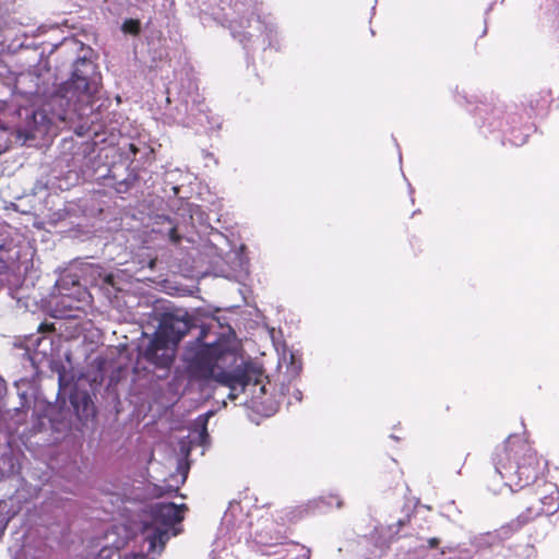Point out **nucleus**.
Instances as JSON below:
<instances>
[{"label": "nucleus", "mask_w": 559, "mask_h": 559, "mask_svg": "<svg viewBox=\"0 0 559 559\" xmlns=\"http://www.w3.org/2000/svg\"><path fill=\"white\" fill-rule=\"evenodd\" d=\"M14 467L15 463L11 454L4 453L0 455V479L13 474Z\"/></svg>", "instance_id": "ddd939ff"}, {"label": "nucleus", "mask_w": 559, "mask_h": 559, "mask_svg": "<svg viewBox=\"0 0 559 559\" xmlns=\"http://www.w3.org/2000/svg\"><path fill=\"white\" fill-rule=\"evenodd\" d=\"M415 549H416V547H411V546L407 548V556H409L408 559H414L413 552L415 551Z\"/></svg>", "instance_id": "5701e85b"}, {"label": "nucleus", "mask_w": 559, "mask_h": 559, "mask_svg": "<svg viewBox=\"0 0 559 559\" xmlns=\"http://www.w3.org/2000/svg\"><path fill=\"white\" fill-rule=\"evenodd\" d=\"M427 543L430 548H437L440 544V539L437 537H431L427 540Z\"/></svg>", "instance_id": "6ab92c4d"}, {"label": "nucleus", "mask_w": 559, "mask_h": 559, "mask_svg": "<svg viewBox=\"0 0 559 559\" xmlns=\"http://www.w3.org/2000/svg\"><path fill=\"white\" fill-rule=\"evenodd\" d=\"M168 235H169V239H170L173 242H175V243L179 242V240H180V236L177 234V230H176V228H175V227H171V228L169 229Z\"/></svg>", "instance_id": "f3484780"}, {"label": "nucleus", "mask_w": 559, "mask_h": 559, "mask_svg": "<svg viewBox=\"0 0 559 559\" xmlns=\"http://www.w3.org/2000/svg\"><path fill=\"white\" fill-rule=\"evenodd\" d=\"M121 31L124 34L136 36L141 32V23L139 20L127 19L121 25Z\"/></svg>", "instance_id": "2eb2a0df"}, {"label": "nucleus", "mask_w": 559, "mask_h": 559, "mask_svg": "<svg viewBox=\"0 0 559 559\" xmlns=\"http://www.w3.org/2000/svg\"><path fill=\"white\" fill-rule=\"evenodd\" d=\"M86 273L90 274L91 276L97 275L98 277H100L103 284H111L112 283V275H110V274L103 275V270L100 266L91 265L86 269Z\"/></svg>", "instance_id": "dca6fc26"}, {"label": "nucleus", "mask_w": 559, "mask_h": 559, "mask_svg": "<svg viewBox=\"0 0 559 559\" xmlns=\"http://www.w3.org/2000/svg\"><path fill=\"white\" fill-rule=\"evenodd\" d=\"M493 464L496 473L503 480V486L511 491L534 486V501L515 519L503 525L501 534L518 532L537 518L551 516L559 510L558 487L544 478L547 463L537 455L527 441L519 436H510L496 450Z\"/></svg>", "instance_id": "f257e3e1"}, {"label": "nucleus", "mask_w": 559, "mask_h": 559, "mask_svg": "<svg viewBox=\"0 0 559 559\" xmlns=\"http://www.w3.org/2000/svg\"><path fill=\"white\" fill-rule=\"evenodd\" d=\"M185 508V504L177 506L173 502H156L150 506L148 515L143 520V534L150 551H160L169 537L178 534L174 525L183 519Z\"/></svg>", "instance_id": "20e7f679"}, {"label": "nucleus", "mask_w": 559, "mask_h": 559, "mask_svg": "<svg viewBox=\"0 0 559 559\" xmlns=\"http://www.w3.org/2000/svg\"><path fill=\"white\" fill-rule=\"evenodd\" d=\"M130 147H131V150H132L133 154H135V153H136V148L134 147V145H132V144H131V146H130Z\"/></svg>", "instance_id": "b1692460"}, {"label": "nucleus", "mask_w": 559, "mask_h": 559, "mask_svg": "<svg viewBox=\"0 0 559 559\" xmlns=\"http://www.w3.org/2000/svg\"><path fill=\"white\" fill-rule=\"evenodd\" d=\"M71 404L81 418H87L94 414V405L87 393L71 395Z\"/></svg>", "instance_id": "9d476101"}, {"label": "nucleus", "mask_w": 559, "mask_h": 559, "mask_svg": "<svg viewBox=\"0 0 559 559\" xmlns=\"http://www.w3.org/2000/svg\"><path fill=\"white\" fill-rule=\"evenodd\" d=\"M175 356L176 348L154 335L147 345L141 349L138 366L155 373L158 379H164L168 376Z\"/></svg>", "instance_id": "423d86ee"}, {"label": "nucleus", "mask_w": 559, "mask_h": 559, "mask_svg": "<svg viewBox=\"0 0 559 559\" xmlns=\"http://www.w3.org/2000/svg\"><path fill=\"white\" fill-rule=\"evenodd\" d=\"M213 415V412H207L203 415H200L194 424H193V428H192V433L197 435V437L193 438V441H198L199 444L203 445L206 443V440L209 438V433H207V421H209V418Z\"/></svg>", "instance_id": "9b49d317"}, {"label": "nucleus", "mask_w": 559, "mask_h": 559, "mask_svg": "<svg viewBox=\"0 0 559 559\" xmlns=\"http://www.w3.org/2000/svg\"><path fill=\"white\" fill-rule=\"evenodd\" d=\"M264 28L267 36H271V34L276 33V27L273 24L265 25Z\"/></svg>", "instance_id": "aec40b11"}, {"label": "nucleus", "mask_w": 559, "mask_h": 559, "mask_svg": "<svg viewBox=\"0 0 559 559\" xmlns=\"http://www.w3.org/2000/svg\"><path fill=\"white\" fill-rule=\"evenodd\" d=\"M66 284H68V281L66 277H62L60 281L57 282V286L59 287V290L61 294H62V290L64 289Z\"/></svg>", "instance_id": "412c9836"}, {"label": "nucleus", "mask_w": 559, "mask_h": 559, "mask_svg": "<svg viewBox=\"0 0 559 559\" xmlns=\"http://www.w3.org/2000/svg\"><path fill=\"white\" fill-rule=\"evenodd\" d=\"M177 490H178V486H176V487L167 486L165 493L176 492Z\"/></svg>", "instance_id": "4be33fe9"}, {"label": "nucleus", "mask_w": 559, "mask_h": 559, "mask_svg": "<svg viewBox=\"0 0 559 559\" xmlns=\"http://www.w3.org/2000/svg\"><path fill=\"white\" fill-rule=\"evenodd\" d=\"M333 506H335L336 508L342 507V500L337 496L330 495L328 497H320L319 500H317V509H320L322 511H326Z\"/></svg>", "instance_id": "4468645a"}, {"label": "nucleus", "mask_w": 559, "mask_h": 559, "mask_svg": "<svg viewBox=\"0 0 559 559\" xmlns=\"http://www.w3.org/2000/svg\"><path fill=\"white\" fill-rule=\"evenodd\" d=\"M223 4H227L226 1H222L221 4L209 7L206 10H202L200 13V20L204 26H211L212 23H217L224 27L230 29V34L234 38H237L241 44H246L249 40L248 36H252L246 32V28L251 27L252 23L257 24V28H260L262 22L259 19L251 16H241L236 19L234 14L235 10L226 8Z\"/></svg>", "instance_id": "39448f33"}, {"label": "nucleus", "mask_w": 559, "mask_h": 559, "mask_svg": "<svg viewBox=\"0 0 559 559\" xmlns=\"http://www.w3.org/2000/svg\"><path fill=\"white\" fill-rule=\"evenodd\" d=\"M512 143H513L514 145H520V142H516V141H513V140H512ZM522 143H524V141H522V142H521V144H522Z\"/></svg>", "instance_id": "a878e982"}, {"label": "nucleus", "mask_w": 559, "mask_h": 559, "mask_svg": "<svg viewBox=\"0 0 559 559\" xmlns=\"http://www.w3.org/2000/svg\"><path fill=\"white\" fill-rule=\"evenodd\" d=\"M186 477H187V474H186V473H183V474H182L181 483H183V481L186 480Z\"/></svg>", "instance_id": "393cba45"}, {"label": "nucleus", "mask_w": 559, "mask_h": 559, "mask_svg": "<svg viewBox=\"0 0 559 559\" xmlns=\"http://www.w3.org/2000/svg\"><path fill=\"white\" fill-rule=\"evenodd\" d=\"M71 283H72V285H76L78 281L73 278V280H71Z\"/></svg>", "instance_id": "bb28decb"}, {"label": "nucleus", "mask_w": 559, "mask_h": 559, "mask_svg": "<svg viewBox=\"0 0 559 559\" xmlns=\"http://www.w3.org/2000/svg\"><path fill=\"white\" fill-rule=\"evenodd\" d=\"M408 522V516L405 518V519H401L399 520L395 524H393L390 528L393 530L394 527H396V530L394 531L395 533H397L400 531L401 527H403L404 525H406V523Z\"/></svg>", "instance_id": "a211bd4d"}, {"label": "nucleus", "mask_w": 559, "mask_h": 559, "mask_svg": "<svg viewBox=\"0 0 559 559\" xmlns=\"http://www.w3.org/2000/svg\"><path fill=\"white\" fill-rule=\"evenodd\" d=\"M38 93H39L38 91H35V93L29 92V94H31V95H33V94H36V95H37Z\"/></svg>", "instance_id": "cd10ccee"}, {"label": "nucleus", "mask_w": 559, "mask_h": 559, "mask_svg": "<svg viewBox=\"0 0 559 559\" xmlns=\"http://www.w3.org/2000/svg\"><path fill=\"white\" fill-rule=\"evenodd\" d=\"M174 119L177 123L186 127L203 126L207 121L203 98L197 91L181 97L176 106Z\"/></svg>", "instance_id": "0eeeda50"}, {"label": "nucleus", "mask_w": 559, "mask_h": 559, "mask_svg": "<svg viewBox=\"0 0 559 559\" xmlns=\"http://www.w3.org/2000/svg\"><path fill=\"white\" fill-rule=\"evenodd\" d=\"M259 543L266 546L267 559H309V551L295 543H271L264 536L259 535Z\"/></svg>", "instance_id": "1a4fd4ad"}, {"label": "nucleus", "mask_w": 559, "mask_h": 559, "mask_svg": "<svg viewBox=\"0 0 559 559\" xmlns=\"http://www.w3.org/2000/svg\"><path fill=\"white\" fill-rule=\"evenodd\" d=\"M502 527L503 526H501L500 528H502ZM514 532L509 533V535H503V534H501V530L498 531V534L489 533V532L488 533H484V534L475 536L472 539V545L474 547H476L478 550H481V549H485V548H489V547L493 546L498 542V535L500 537L508 538Z\"/></svg>", "instance_id": "f8f14e48"}, {"label": "nucleus", "mask_w": 559, "mask_h": 559, "mask_svg": "<svg viewBox=\"0 0 559 559\" xmlns=\"http://www.w3.org/2000/svg\"><path fill=\"white\" fill-rule=\"evenodd\" d=\"M190 328V321L185 314L165 313L154 335L177 348V345Z\"/></svg>", "instance_id": "6e6552de"}, {"label": "nucleus", "mask_w": 559, "mask_h": 559, "mask_svg": "<svg viewBox=\"0 0 559 559\" xmlns=\"http://www.w3.org/2000/svg\"><path fill=\"white\" fill-rule=\"evenodd\" d=\"M99 76L96 66L86 58H79L74 66L72 76L62 83L44 104L41 112L29 108L20 109L19 115L24 114L26 123L19 127L17 132L26 139L36 136L38 130L37 116L50 122L53 119L66 123H73L93 111L94 97L98 91Z\"/></svg>", "instance_id": "7ed1b4c3"}, {"label": "nucleus", "mask_w": 559, "mask_h": 559, "mask_svg": "<svg viewBox=\"0 0 559 559\" xmlns=\"http://www.w3.org/2000/svg\"><path fill=\"white\" fill-rule=\"evenodd\" d=\"M228 336L217 337L211 329L202 328L193 342H189L183 352V361L191 377L195 379H214L230 389L228 397L236 399V391L247 392L254 404L262 403L266 394V384L261 377L247 368L236 365L237 357Z\"/></svg>", "instance_id": "f03ea898"}]
</instances>
